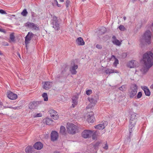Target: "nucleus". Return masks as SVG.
Returning a JSON list of instances; mask_svg holds the SVG:
<instances>
[{
	"label": "nucleus",
	"mask_w": 153,
	"mask_h": 153,
	"mask_svg": "<svg viewBox=\"0 0 153 153\" xmlns=\"http://www.w3.org/2000/svg\"><path fill=\"white\" fill-rule=\"evenodd\" d=\"M53 27L56 30H58L59 29V25L58 22H55L53 23Z\"/></svg>",
	"instance_id": "cd10ccee"
},
{
	"label": "nucleus",
	"mask_w": 153,
	"mask_h": 153,
	"mask_svg": "<svg viewBox=\"0 0 153 153\" xmlns=\"http://www.w3.org/2000/svg\"><path fill=\"white\" fill-rule=\"evenodd\" d=\"M57 5L58 7H60L61 6V5L60 4H59L58 3L56 4Z\"/></svg>",
	"instance_id": "49530a36"
},
{
	"label": "nucleus",
	"mask_w": 153,
	"mask_h": 153,
	"mask_svg": "<svg viewBox=\"0 0 153 153\" xmlns=\"http://www.w3.org/2000/svg\"><path fill=\"white\" fill-rule=\"evenodd\" d=\"M123 18L124 20H126V18L125 16H124Z\"/></svg>",
	"instance_id": "8fccbe9b"
},
{
	"label": "nucleus",
	"mask_w": 153,
	"mask_h": 153,
	"mask_svg": "<svg viewBox=\"0 0 153 153\" xmlns=\"http://www.w3.org/2000/svg\"><path fill=\"white\" fill-rule=\"evenodd\" d=\"M85 0H82V1H85Z\"/></svg>",
	"instance_id": "5fc2aeb1"
},
{
	"label": "nucleus",
	"mask_w": 153,
	"mask_h": 153,
	"mask_svg": "<svg viewBox=\"0 0 153 153\" xmlns=\"http://www.w3.org/2000/svg\"><path fill=\"white\" fill-rule=\"evenodd\" d=\"M120 90L121 91H123L125 89V86H124L122 85L121 87L120 88Z\"/></svg>",
	"instance_id": "ea45409f"
},
{
	"label": "nucleus",
	"mask_w": 153,
	"mask_h": 153,
	"mask_svg": "<svg viewBox=\"0 0 153 153\" xmlns=\"http://www.w3.org/2000/svg\"><path fill=\"white\" fill-rule=\"evenodd\" d=\"M20 106H18V107H13L12 108L14 109H19L20 108Z\"/></svg>",
	"instance_id": "37998d69"
},
{
	"label": "nucleus",
	"mask_w": 153,
	"mask_h": 153,
	"mask_svg": "<svg viewBox=\"0 0 153 153\" xmlns=\"http://www.w3.org/2000/svg\"><path fill=\"white\" fill-rule=\"evenodd\" d=\"M0 13L1 14H7L5 11L2 10H0Z\"/></svg>",
	"instance_id": "58836bf2"
},
{
	"label": "nucleus",
	"mask_w": 153,
	"mask_h": 153,
	"mask_svg": "<svg viewBox=\"0 0 153 153\" xmlns=\"http://www.w3.org/2000/svg\"><path fill=\"white\" fill-rule=\"evenodd\" d=\"M103 148L105 149V150H107L108 149V145L106 143L105 144V145L104 146H103Z\"/></svg>",
	"instance_id": "e433bc0d"
},
{
	"label": "nucleus",
	"mask_w": 153,
	"mask_h": 153,
	"mask_svg": "<svg viewBox=\"0 0 153 153\" xmlns=\"http://www.w3.org/2000/svg\"><path fill=\"white\" fill-rule=\"evenodd\" d=\"M150 88H151V89H153V84L151 86H150Z\"/></svg>",
	"instance_id": "de8ad7c7"
},
{
	"label": "nucleus",
	"mask_w": 153,
	"mask_h": 153,
	"mask_svg": "<svg viewBox=\"0 0 153 153\" xmlns=\"http://www.w3.org/2000/svg\"><path fill=\"white\" fill-rule=\"evenodd\" d=\"M42 97L43 98L44 100L45 101H47L48 100V97L47 94L46 93H44L42 94Z\"/></svg>",
	"instance_id": "c85d7f7f"
},
{
	"label": "nucleus",
	"mask_w": 153,
	"mask_h": 153,
	"mask_svg": "<svg viewBox=\"0 0 153 153\" xmlns=\"http://www.w3.org/2000/svg\"><path fill=\"white\" fill-rule=\"evenodd\" d=\"M131 88V91L130 93V97H133L136 94L137 92V86L135 84H134Z\"/></svg>",
	"instance_id": "f8f14e48"
},
{
	"label": "nucleus",
	"mask_w": 153,
	"mask_h": 153,
	"mask_svg": "<svg viewBox=\"0 0 153 153\" xmlns=\"http://www.w3.org/2000/svg\"><path fill=\"white\" fill-rule=\"evenodd\" d=\"M76 42L79 45H85V42L81 37L78 38L76 40Z\"/></svg>",
	"instance_id": "a211bd4d"
},
{
	"label": "nucleus",
	"mask_w": 153,
	"mask_h": 153,
	"mask_svg": "<svg viewBox=\"0 0 153 153\" xmlns=\"http://www.w3.org/2000/svg\"><path fill=\"white\" fill-rule=\"evenodd\" d=\"M137 63V62L136 61H131L128 62L127 66L130 68H134L136 67Z\"/></svg>",
	"instance_id": "f3484780"
},
{
	"label": "nucleus",
	"mask_w": 153,
	"mask_h": 153,
	"mask_svg": "<svg viewBox=\"0 0 153 153\" xmlns=\"http://www.w3.org/2000/svg\"><path fill=\"white\" fill-rule=\"evenodd\" d=\"M34 34L32 32H29L26 36L25 39V43L26 46L27 47V45L29 43L30 41L33 37Z\"/></svg>",
	"instance_id": "9b49d317"
},
{
	"label": "nucleus",
	"mask_w": 153,
	"mask_h": 153,
	"mask_svg": "<svg viewBox=\"0 0 153 153\" xmlns=\"http://www.w3.org/2000/svg\"><path fill=\"white\" fill-rule=\"evenodd\" d=\"M90 103L86 107V110L91 109L96 104L98 100V96H94L92 97L88 98V99Z\"/></svg>",
	"instance_id": "20e7f679"
},
{
	"label": "nucleus",
	"mask_w": 153,
	"mask_h": 153,
	"mask_svg": "<svg viewBox=\"0 0 153 153\" xmlns=\"http://www.w3.org/2000/svg\"><path fill=\"white\" fill-rule=\"evenodd\" d=\"M137 121L136 115L134 114L131 115L130 120V123L129 125V131L131 134L134 128V126Z\"/></svg>",
	"instance_id": "7ed1b4c3"
},
{
	"label": "nucleus",
	"mask_w": 153,
	"mask_h": 153,
	"mask_svg": "<svg viewBox=\"0 0 153 153\" xmlns=\"http://www.w3.org/2000/svg\"><path fill=\"white\" fill-rule=\"evenodd\" d=\"M92 138H93V139L94 140L95 139V138L93 136H92Z\"/></svg>",
	"instance_id": "3c124183"
},
{
	"label": "nucleus",
	"mask_w": 153,
	"mask_h": 153,
	"mask_svg": "<svg viewBox=\"0 0 153 153\" xmlns=\"http://www.w3.org/2000/svg\"><path fill=\"white\" fill-rule=\"evenodd\" d=\"M119 29L121 31H124L125 30V27L122 25H120L118 27Z\"/></svg>",
	"instance_id": "2f4dec72"
},
{
	"label": "nucleus",
	"mask_w": 153,
	"mask_h": 153,
	"mask_svg": "<svg viewBox=\"0 0 153 153\" xmlns=\"http://www.w3.org/2000/svg\"><path fill=\"white\" fill-rule=\"evenodd\" d=\"M112 57H113L114 59V65L115 66H116L119 63V61L118 59L116 58L115 57V56L114 55H112Z\"/></svg>",
	"instance_id": "c756f323"
},
{
	"label": "nucleus",
	"mask_w": 153,
	"mask_h": 153,
	"mask_svg": "<svg viewBox=\"0 0 153 153\" xmlns=\"http://www.w3.org/2000/svg\"><path fill=\"white\" fill-rule=\"evenodd\" d=\"M28 13L26 9H24L22 12L21 13V14L23 16H26L27 15Z\"/></svg>",
	"instance_id": "7c9ffc66"
},
{
	"label": "nucleus",
	"mask_w": 153,
	"mask_h": 153,
	"mask_svg": "<svg viewBox=\"0 0 153 153\" xmlns=\"http://www.w3.org/2000/svg\"><path fill=\"white\" fill-rule=\"evenodd\" d=\"M78 68V66L77 65H74L72 66L70 68V71L72 74H76L77 71L76 69Z\"/></svg>",
	"instance_id": "aec40b11"
},
{
	"label": "nucleus",
	"mask_w": 153,
	"mask_h": 153,
	"mask_svg": "<svg viewBox=\"0 0 153 153\" xmlns=\"http://www.w3.org/2000/svg\"><path fill=\"white\" fill-rule=\"evenodd\" d=\"M14 36L13 33H11L10 34V39L11 40L13 41H14Z\"/></svg>",
	"instance_id": "473e14b6"
},
{
	"label": "nucleus",
	"mask_w": 153,
	"mask_h": 153,
	"mask_svg": "<svg viewBox=\"0 0 153 153\" xmlns=\"http://www.w3.org/2000/svg\"><path fill=\"white\" fill-rule=\"evenodd\" d=\"M33 147L36 149L40 150L42 148L43 145L41 142H37L34 144Z\"/></svg>",
	"instance_id": "6ab92c4d"
},
{
	"label": "nucleus",
	"mask_w": 153,
	"mask_h": 153,
	"mask_svg": "<svg viewBox=\"0 0 153 153\" xmlns=\"http://www.w3.org/2000/svg\"><path fill=\"white\" fill-rule=\"evenodd\" d=\"M0 32L5 33L6 32L4 29L0 28Z\"/></svg>",
	"instance_id": "79ce46f5"
},
{
	"label": "nucleus",
	"mask_w": 153,
	"mask_h": 153,
	"mask_svg": "<svg viewBox=\"0 0 153 153\" xmlns=\"http://www.w3.org/2000/svg\"><path fill=\"white\" fill-rule=\"evenodd\" d=\"M93 131L89 130H84L81 134L82 137L84 138L90 137L93 134Z\"/></svg>",
	"instance_id": "6e6552de"
},
{
	"label": "nucleus",
	"mask_w": 153,
	"mask_h": 153,
	"mask_svg": "<svg viewBox=\"0 0 153 153\" xmlns=\"http://www.w3.org/2000/svg\"><path fill=\"white\" fill-rule=\"evenodd\" d=\"M108 125V123L105 121H102L100 124L94 126L96 129H103Z\"/></svg>",
	"instance_id": "9d476101"
},
{
	"label": "nucleus",
	"mask_w": 153,
	"mask_h": 153,
	"mask_svg": "<svg viewBox=\"0 0 153 153\" xmlns=\"http://www.w3.org/2000/svg\"><path fill=\"white\" fill-rule=\"evenodd\" d=\"M53 83L51 82H46L43 85V88L45 90H48L52 87Z\"/></svg>",
	"instance_id": "2eb2a0df"
},
{
	"label": "nucleus",
	"mask_w": 153,
	"mask_h": 153,
	"mask_svg": "<svg viewBox=\"0 0 153 153\" xmlns=\"http://www.w3.org/2000/svg\"><path fill=\"white\" fill-rule=\"evenodd\" d=\"M54 2L56 4H58V2L56 0H54Z\"/></svg>",
	"instance_id": "a18cd8bd"
},
{
	"label": "nucleus",
	"mask_w": 153,
	"mask_h": 153,
	"mask_svg": "<svg viewBox=\"0 0 153 153\" xmlns=\"http://www.w3.org/2000/svg\"><path fill=\"white\" fill-rule=\"evenodd\" d=\"M70 1L68 0H67L66 2V7H68V5L69 4Z\"/></svg>",
	"instance_id": "a19ab883"
},
{
	"label": "nucleus",
	"mask_w": 153,
	"mask_h": 153,
	"mask_svg": "<svg viewBox=\"0 0 153 153\" xmlns=\"http://www.w3.org/2000/svg\"><path fill=\"white\" fill-rule=\"evenodd\" d=\"M67 128L68 133L71 134H74L78 131V127L73 123H68Z\"/></svg>",
	"instance_id": "39448f33"
},
{
	"label": "nucleus",
	"mask_w": 153,
	"mask_h": 153,
	"mask_svg": "<svg viewBox=\"0 0 153 153\" xmlns=\"http://www.w3.org/2000/svg\"><path fill=\"white\" fill-rule=\"evenodd\" d=\"M96 47L98 49H101L102 48V46L99 44H97L96 46Z\"/></svg>",
	"instance_id": "f704fd0d"
},
{
	"label": "nucleus",
	"mask_w": 153,
	"mask_h": 153,
	"mask_svg": "<svg viewBox=\"0 0 153 153\" xmlns=\"http://www.w3.org/2000/svg\"><path fill=\"white\" fill-rule=\"evenodd\" d=\"M100 144V143L99 142H97L96 144L95 145V146H98L99 145V144Z\"/></svg>",
	"instance_id": "c03bdc74"
},
{
	"label": "nucleus",
	"mask_w": 153,
	"mask_h": 153,
	"mask_svg": "<svg viewBox=\"0 0 153 153\" xmlns=\"http://www.w3.org/2000/svg\"><path fill=\"white\" fill-rule=\"evenodd\" d=\"M58 136L57 132L55 131H52L51 134V140L53 141L56 140L58 139Z\"/></svg>",
	"instance_id": "4468645a"
},
{
	"label": "nucleus",
	"mask_w": 153,
	"mask_h": 153,
	"mask_svg": "<svg viewBox=\"0 0 153 153\" xmlns=\"http://www.w3.org/2000/svg\"><path fill=\"white\" fill-rule=\"evenodd\" d=\"M142 96V93L141 92H140L138 93V94L137 95V98H140Z\"/></svg>",
	"instance_id": "c9c22d12"
},
{
	"label": "nucleus",
	"mask_w": 153,
	"mask_h": 153,
	"mask_svg": "<svg viewBox=\"0 0 153 153\" xmlns=\"http://www.w3.org/2000/svg\"><path fill=\"white\" fill-rule=\"evenodd\" d=\"M42 114L40 113L37 114L35 116V117H41L42 116Z\"/></svg>",
	"instance_id": "4c0bfd02"
},
{
	"label": "nucleus",
	"mask_w": 153,
	"mask_h": 153,
	"mask_svg": "<svg viewBox=\"0 0 153 153\" xmlns=\"http://www.w3.org/2000/svg\"><path fill=\"white\" fill-rule=\"evenodd\" d=\"M151 39V35L150 31L149 30L146 31L143 36V40L148 44H149L150 43Z\"/></svg>",
	"instance_id": "0eeeda50"
},
{
	"label": "nucleus",
	"mask_w": 153,
	"mask_h": 153,
	"mask_svg": "<svg viewBox=\"0 0 153 153\" xmlns=\"http://www.w3.org/2000/svg\"><path fill=\"white\" fill-rule=\"evenodd\" d=\"M78 97L77 95H75L72 98V106L73 108H74L78 104Z\"/></svg>",
	"instance_id": "dca6fc26"
},
{
	"label": "nucleus",
	"mask_w": 153,
	"mask_h": 153,
	"mask_svg": "<svg viewBox=\"0 0 153 153\" xmlns=\"http://www.w3.org/2000/svg\"><path fill=\"white\" fill-rule=\"evenodd\" d=\"M0 55H3L2 53L1 52V51H0Z\"/></svg>",
	"instance_id": "09e8293b"
},
{
	"label": "nucleus",
	"mask_w": 153,
	"mask_h": 153,
	"mask_svg": "<svg viewBox=\"0 0 153 153\" xmlns=\"http://www.w3.org/2000/svg\"><path fill=\"white\" fill-rule=\"evenodd\" d=\"M49 114H50L51 117L55 120H57L59 117L57 112L55 110L50 109L48 111Z\"/></svg>",
	"instance_id": "1a4fd4ad"
},
{
	"label": "nucleus",
	"mask_w": 153,
	"mask_h": 153,
	"mask_svg": "<svg viewBox=\"0 0 153 153\" xmlns=\"http://www.w3.org/2000/svg\"><path fill=\"white\" fill-rule=\"evenodd\" d=\"M61 2H62L63 1V0H59Z\"/></svg>",
	"instance_id": "603ef678"
},
{
	"label": "nucleus",
	"mask_w": 153,
	"mask_h": 153,
	"mask_svg": "<svg viewBox=\"0 0 153 153\" xmlns=\"http://www.w3.org/2000/svg\"><path fill=\"white\" fill-rule=\"evenodd\" d=\"M6 45H7V46H8V44H7Z\"/></svg>",
	"instance_id": "6e6d98bb"
},
{
	"label": "nucleus",
	"mask_w": 153,
	"mask_h": 153,
	"mask_svg": "<svg viewBox=\"0 0 153 153\" xmlns=\"http://www.w3.org/2000/svg\"><path fill=\"white\" fill-rule=\"evenodd\" d=\"M142 89L144 91L146 95L149 96L150 95V91L148 87L144 86L142 88Z\"/></svg>",
	"instance_id": "b1692460"
},
{
	"label": "nucleus",
	"mask_w": 153,
	"mask_h": 153,
	"mask_svg": "<svg viewBox=\"0 0 153 153\" xmlns=\"http://www.w3.org/2000/svg\"><path fill=\"white\" fill-rule=\"evenodd\" d=\"M54 153H59L58 152H55Z\"/></svg>",
	"instance_id": "864d4df0"
},
{
	"label": "nucleus",
	"mask_w": 153,
	"mask_h": 153,
	"mask_svg": "<svg viewBox=\"0 0 153 153\" xmlns=\"http://www.w3.org/2000/svg\"><path fill=\"white\" fill-rule=\"evenodd\" d=\"M112 39V42L114 44L118 46H119L121 44V42H120L119 40L116 39L115 36H113Z\"/></svg>",
	"instance_id": "4be33fe9"
},
{
	"label": "nucleus",
	"mask_w": 153,
	"mask_h": 153,
	"mask_svg": "<svg viewBox=\"0 0 153 153\" xmlns=\"http://www.w3.org/2000/svg\"><path fill=\"white\" fill-rule=\"evenodd\" d=\"M7 97L11 100H15L17 98V94H14L10 91H7Z\"/></svg>",
	"instance_id": "ddd939ff"
},
{
	"label": "nucleus",
	"mask_w": 153,
	"mask_h": 153,
	"mask_svg": "<svg viewBox=\"0 0 153 153\" xmlns=\"http://www.w3.org/2000/svg\"><path fill=\"white\" fill-rule=\"evenodd\" d=\"M105 72L107 74H110L114 73H118V72L115 70L113 69L108 68L105 71Z\"/></svg>",
	"instance_id": "412c9836"
},
{
	"label": "nucleus",
	"mask_w": 153,
	"mask_h": 153,
	"mask_svg": "<svg viewBox=\"0 0 153 153\" xmlns=\"http://www.w3.org/2000/svg\"><path fill=\"white\" fill-rule=\"evenodd\" d=\"M92 93V91L91 90H88L86 91V94L88 95H90Z\"/></svg>",
	"instance_id": "72a5a7b5"
},
{
	"label": "nucleus",
	"mask_w": 153,
	"mask_h": 153,
	"mask_svg": "<svg viewBox=\"0 0 153 153\" xmlns=\"http://www.w3.org/2000/svg\"><path fill=\"white\" fill-rule=\"evenodd\" d=\"M24 25L27 28L31 29L32 30H38L39 29V27L37 25L30 22H27L25 23Z\"/></svg>",
	"instance_id": "423d86ee"
},
{
	"label": "nucleus",
	"mask_w": 153,
	"mask_h": 153,
	"mask_svg": "<svg viewBox=\"0 0 153 153\" xmlns=\"http://www.w3.org/2000/svg\"><path fill=\"white\" fill-rule=\"evenodd\" d=\"M143 59L146 68H142L141 71L145 73L153 65V54L150 52H147L143 55Z\"/></svg>",
	"instance_id": "f257e3e1"
},
{
	"label": "nucleus",
	"mask_w": 153,
	"mask_h": 153,
	"mask_svg": "<svg viewBox=\"0 0 153 153\" xmlns=\"http://www.w3.org/2000/svg\"><path fill=\"white\" fill-rule=\"evenodd\" d=\"M38 103L37 102H31L29 105V108L32 109L35 108L38 106Z\"/></svg>",
	"instance_id": "5701e85b"
},
{
	"label": "nucleus",
	"mask_w": 153,
	"mask_h": 153,
	"mask_svg": "<svg viewBox=\"0 0 153 153\" xmlns=\"http://www.w3.org/2000/svg\"><path fill=\"white\" fill-rule=\"evenodd\" d=\"M45 123L47 125H50L52 123L53 120L49 118H46L45 119Z\"/></svg>",
	"instance_id": "a878e982"
},
{
	"label": "nucleus",
	"mask_w": 153,
	"mask_h": 153,
	"mask_svg": "<svg viewBox=\"0 0 153 153\" xmlns=\"http://www.w3.org/2000/svg\"><path fill=\"white\" fill-rule=\"evenodd\" d=\"M89 110H86L87 112L84 114V118L88 123H93L95 120V118L94 116V113L92 111L88 112Z\"/></svg>",
	"instance_id": "f03ea898"
},
{
	"label": "nucleus",
	"mask_w": 153,
	"mask_h": 153,
	"mask_svg": "<svg viewBox=\"0 0 153 153\" xmlns=\"http://www.w3.org/2000/svg\"><path fill=\"white\" fill-rule=\"evenodd\" d=\"M152 25L153 26V24H152Z\"/></svg>",
	"instance_id": "4d7b16f0"
},
{
	"label": "nucleus",
	"mask_w": 153,
	"mask_h": 153,
	"mask_svg": "<svg viewBox=\"0 0 153 153\" xmlns=\"http://www.w3.org/2000/svg\"><path fill=\"white\" fill-rule=\"evenodd\" d=\"M32 148L33 147L32 146H28L25 149L26 152L27 153H30L32 151Z\"/></svg>",
	"instance_id": "bb28decb"
},
{
	"label": "nucleus",
	"mask_w": 153,
	"mask_h": 153,
	"mask_svg": "<svg viewBox=\"0 0 153 153\" xmlns=\"http://www.w3.org/2000/svg\"><path fill=\"white\" fill-rule=\"evenodd\" d=\"M66 130L65 127L62 126L60 127V133L62 135H65L66 134Z\"/></svg>",
	"instance_id": "393cba45"
}]
</instances>
